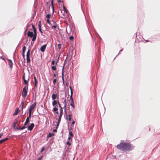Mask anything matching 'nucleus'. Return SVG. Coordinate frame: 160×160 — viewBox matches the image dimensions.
<instances>
[{
  "mask_svg": "<svg viewBox=\"0 0 160 160\" xmlns=\"http://www.w3.org/2000/svg\"><path fill=\"white\" fill-rule=\"evenodd\" d=\"M117 148L123 151H127L131 149V146L129 143H121L117 146Z\"/></svg>",
  "mask_w": 160,
  "mask_h": 160,
  "instance_id": "obj_1",
  "label": "nucleus"
},
{
  "mask_svg": "<svg viewBox=\"0 0 160 160\" xmlns=\"http://www.w3.org/2000/svg\"><path fill=\"white\" fill-rule=\"evenodd\" d=\"M63 9L61 10V12L62 13V17L63 18H64L65 17L67 13V10L65 8V7L64 5H63Z\"/></svg>",
  "mask_w": 160,
  "mask_h": 160,
  "instance_id": "obj_2",
  "label": "nucleus"
},
{
  "mask_svg": "<svg viewBox=\"0 0 160 160\" xmlns=\"http://www.w3.org/2000/svg\"><path fill=\"white\" fill-rule=\"evenodd\" d=\"M36 105V102H35L33 104L30 106L29 109V112H30V113H32V110L35 108Z\"/></svg>",
  "mask_w": 160,
  "mask_h": 160,
  "instance_id": "obj_3",
  "label": "nucleus"
},
{
  "mask_svg": "<svg viewBox=\"0 0 160 160\" xmlns=\"http://www.w3.org/2000/svg\"><path fill=\"white\" fill-rule=\"evenodd\" d=\"M27 92L28 91L26 89V87H25L23 89V91L22 94V96L23 97H25L27 95Z\"/></svg>",
  "mask_w": 160,
  "mask_h": 160,
  "instance_id": "obj_4",
  "label": "nucleus"
},
{
  "mask_svg": "<svg viewBox=\"0 0 160 160\" xmlns=\"http://www.w3.org/2000/svg\"><path fill=\"white\" fill-rule=\"evenodd\" d=\"M32 28H33V31H34V35L33 36V38H32V41H34L36 38V29H35V27L34 26V25H32Z\"/></svg>",
  "mask_w": 160,
  "mask_h": 160,
  "instance_id": "obj_5",
  "label": "nucleus"
},
{
  "mask_svg": "<svg viewBox=\"0 0 160 160\" xmlns=\"http://www.w3.org/2000/svg\"><path fill=\"white\" fill-rule=\"evenodd\" d=\"M34 34H33V33L32 32H31L30 31H29L28 33V37H30L31 38H32L33 37V36Z\"/></svg>",
  "mask_w": 160,
  "mask_h": 160,
  "instance_id": "obj_6",
  "label": "nucleus"
},
{
  "mask_svg": "<svg viewBox=\"0 0 160 160\" xmlns=\"http://www.w3.org/2000/svg\"><path fill=\"white\" fill-rule=\"evenodd\" d=\"M34 126V123H32L31 125L29 126L28 127V129L29 130H31L33 128Z\"/></svg>",
  "mask_w": 160,
  "mask_h": 160,
  "instance_id": "obj_7",
  "label": "nucleus"
},
{
  "mask_svg": "<svg viewBox=\"0 0 160 160\" xmlns=\"http://www.w3.org/2000/svg\"><path fill=\"white\" fill-rule=\"evenodd\" d=\"M46 47V45L45 44L42 45L41 48V51L42 52H43L45 51Z\"/></svg>",
  "mask_w": 160,
  "mask_h": 160,
  "instance_id": "obj_8",
  "label": "nucleus"
},
{
  "mask_svg": "<svg viewBox=\"0 0 160 160\" xmlns=\"http://www.w3.org/2000/svg\"><path fill=\"white\" fill-rule=\"evenodd\" d=\"M8 64L10 66V67L11 68H12V65H13L12 62V61H11V60L10 59H9L8 60Z\"/></svg>",
  "mask_w": 160,
  "mask_h": 160,
  "instance_id": "obj_9",
  "label": "nucleus"
},
{
  "mask_svg": "<svg viewBox=\"0 0 160 160\" xmlns=\"http://www.w3.org/2000/svg\"><path fill=\"white\" fill-rule=\"evenodd\" d=\"M57 96L56 94H53L52 96V100H55V99L57 98Z\"/></svg>",
  "mask_w": 160,
  "mask_h": 160,
  "instance_id": "obj_10",
  "label": "nucleus"
},
{
  "mask_svg": "<svg viewBox=\"0 0 160 160\" xmlns=\"http://www.w3.org/2000/svg\"><path fill=\"white\" fill-rule=\"evenodd\" d=\"M19 112V110L18 108H16L15 110V112L13 113V115H17L18 114Z\"/></svg>",
  "mask_w": 160,
  "mask_h": 160,
  "instance_id": "obj_11",
  "label": "nucleus"
},
{
  "mask_svg": "<svg viewBox=\"0 0 160 160\" xmlns=\"http://www.w3.org/2000/svg\"><path fill=\"white\" fill-rule=\"evenodd\" d=\"M63 115V110H60L59 116V118L61 119V117Z\"/></svg>",
  "mask_w": 160,
  "mask_h": 160,
  "instance_id": "obj_12",
  "label": "nucleus"
},
{
  "mask_svg": "<svg viewBox=\"0 0 160 160\" xmlns=\"http://www.w3.org/2000/svg\"><path fill=\"white\" fill-rule=\"evenodd\" d=\"M29 121V117H27L26 120V121L24 123V125H26Z\"/></svg>",
  "mask_w": 160,
  "mask_h": 160,
  "instance_id": "obj_13",
  "label": "nucleus"
},
{
  "mask_svg": "<svg viewBox=\"0 0 160 160\" xmlns=\"http://www.w3.org/2000/svg\"><path fill=\"white\" fill-rule=\"evenodd\" d=\"M34 85L35 86L37 87L38 83H37V79L35 76L34 77Z\"/></svg>",
  "mask_w": 160,
  "mask_h": 160,
  "instance_id": "obj_14",
  "label": "nucleus"
},
{
  "mask_svg": "<svg viewBox=\"0 0 160 160\" xmlns=\"http://www.w3.org/2000/svg\"><path fill=\"white\" fill-rule=\"evenodd\" d=\"M58 103V102L56 100H54L52 102V105L55 106Z\"/></svg>",
  "mask_w": 160,
  "mask_h": 160,
  "instance_id": "obj_15",
  "label": "nucleus"
},
{
  "mask_svg": "<svg viewBox=\"0 0 160 160\" xmlns=\"http://www.w3.org/2000/svg\"><path fill=\"white\" fill-rule=\"evenodd\" d=\"M54 135V134L53 133H50L47 135V138H50V137H52Z\"/></svg>",
  "mask_w": 160,
  "mask_h": 160,
  "instance_id": "obj_16",
  "label": "nucleus"
},
{
  "mask_svg": "<svg viewBox=\"0 0 160 160\" xmlns=\"http://www.w3.org/2000/svg\"><path fill=\"white\" fill-rule=\"evenodd\" d=\"M26 49V48L25 46H24L23 47V49H22L23 56V57L24 56V54L25 51Z\"/></svg>",
  "mask_w": 160,
  "mask_h": 160,
  "instance_id": "obj_17",
  "label": "nucleus"
},
{
  "mask_svg": "<svg viewBox=\"0 0 160 160\" xmlns=\"http://www.w3.org/2000/svg\"><path fill=\"white\" fill-rule=\"evenodd\" d=\"M58 108L56 107V106H55L54 108L52 109V111L53 112H56V111H58Z\"/></svg>",
  "mask_w": 160,
  "mask_h": 160,
  "instance_id": "obj_18",
  "label": "nucleus"
},
{
  "mask_svg": "<svg viewBox=\"0 0 160 160\" xmlns=\"http://www.w3.org/2000/svg\"><path fill=\"white\" fill-rule=\"evenodd\" d=\"M23 80H24V82L25 83V84H27V83H28V82H27V81L25 79V74H23Z\"/></svg>",
  "mask_w": 160,
  "mask_h": 160,
  "instance_id": "obj_19",
  "label": "nucleus"
},
{
  "mask_svg": "<svg viewBox=\"0 0 160 160\" xmlns=\"http://www.w3.org/2000/svg\"><path fill=\"white\" fill-rule=\"evenodd\" d=\"M70 105L73 108H74L75 105L74 104V102H71L70 103Z\"/></svg>",
  "mask_w": 160,
  "mask_h": 160,
  "instance_id": "obj_20",
  "label": "nucleus"
},
{
  "mask_svg": "<svg viewBox=\"0 0 160 160\" xmlns=\"http://www.w3.org/2000/svg\"><path fill=\"white\" fill-rule=\"evenodd\" d=\"M8 139V138H4V139L0 140V143H2V142L5 141L6 140Z\"/></svg>",
  "mask_w": 160,
  "mask_h": 160,
  "instance_id": "obj_21",
  "label": "nucleus"
},
{
  "mask_svg": "<svg viewBox=\"0 0 160 160\" xmlns=\"http://www.w3.org/2000/svg\"><path fill=\"white\" fill-rule=\"evenodd\" d=\"M62 79L63 83V84H64V74L63 72V71L62 72Z\"/></svg>",
  "mask_w": 160,
  "mask_h": 160,
  "instance_id": "obj_22",
  "label": "nucleus"
},
{
  "mask_svg": "<svg viewBox=\"0 0 160 160\" xmlns=\"http://www.w3.org/2000/svg\"><path fill=\"white\" fill-rule=\"evenodd\" d=\"M114 158L115 159L116 158V157L115 156H112V158H108L106 159V160H112V158Z\"/></svg>",
  "mask_w": 160,
  "mask_h": 160,
  "instance_id": "obj_23",
  "label": "nucleus"
},
{
  "mask_svg": "<svg viewBox=\"0 0 160 160\" xmlns=\"http://www.w3.org/2000/svg\"><path fill=\"white\" fill-rule=\"evenodd\" d=\"M27 60L28 62H29L30 61L29 56H27Z\"/></svg>",
  "mask_w": 160,
  "mask_h": 160,
  "instance_id": "obj_24",
  "label": "nucleus"
},
{
  "mask_svg": "<svg viewBox=\"0 0 160 160\" xmlns=\"http://www.w3.org/2000/svg\"><path fill=\"white\" fill-rule=\"evenodd\" d=\"M70 88L71 91V95H72V96L73 94V91L71 86H70Z\"/></svg>",
  "mask_w": 160,
  "mask_h": 160,
  "instance_id": "obj_25",
  "label": "nucleus"
},
{
  "mask_svg": "<svg viewBox=\"0 0 160 160\" xmlns=\"http://www.w3.org/2000/svg\"><path fill=\"white\" fill-rule=\"evenodd\" d=\"M61 120V119L60 118H58V123H57V127H58L59 124V123L60 122V121Z\"/></svg>",
  "mask_w": 160,
  "mask_h": 160,
  "instance_id": "obj_26",
  "label": "nucleus"
},
{
  "mask_svg": "<svg viewBox=\"0 0 160 160\" xmlns=\"http://www.w3.org/2000/svg\"><path fill=\"white\" fill-rule=\"evenodd\" d=\"M21 105H22L21 109L22 110L24 108V102H22L21 103Z\"/></svg>",
  "mask_w": 160,
  "mask_h": 160,
  "instance_id": "obj_27",
  "label": "nucleus"
},
{
  "mask_svg": "<svg viewBox=\"0 0 160 160\" xmlns=\"http://www.w3.org/2000/svg\"><path fill=\"white\" fill-rule=\"evenodd\" d=\"M68 116L69 117V118H68V120L69 121H71L72 120V118H71V114H69L68 115Z\"/></svg>",
  "mask_w": 160,
  "mask_h": 160,
  "instance_id": "obj_28",
  "label": "nucleus"
},
{
  "mask_svg": "<svg viewBox=\"0 0 160 160\" xmlns=\"http://www.w3.org/2000/svg\"><path fill=\"white\" fill-rule=\"evenodd\" d=\"M30 50H28L27 53V56H29Z\"/></svg>",
  "mask_w": 160,
  "mask_h": 160,
  "instance_id": "obj_29",
  "label": "nucleus"
},
{
  "mask_svg": "<svg viewBox=\"0 0 160 160\" xmlns=\"http://www.w3.org/2000/svg\"><path fill=\"white\" fill-rule=\"evenodd\" d=\"M71 142H70L69 141H67V142H66V144L67 145H69V146H70L71 145Z\"/></svg>",
  "mask_w": 160,
  "mask_h": 160,
  "instance_id": "obj_30",
  "label": "nucleus"
},
{
  "mask_svg": "<svg viewBox=\"0 0 160 160\" xmlns=\"http://www.w3.org/2000/svg\"><path fill=\"white\" fill-rule=\"evenodd\" d=\"M69 135L70 136V137H72L73 136V134L71 132H69Z\"/></svg>",
  "mask_w": 160,
  "mask_h": 160,
  "instance_id": "obj_31",
  "label": "nucleus"
},
{
  "mask_svg": "<svg viewBox=\"0 0 160 160\" xmlns=\"http://www.w3.org/2000/svg\"><path fill=\"white\" fill-rule=\"evenodd\" d=\"M52 69L53 70H55L56 69V68L55 66H52Z\"/></svg>",
  "mask_w": 160,
  "mask_h": 160,
  "instance_id": "obj_32",
  "label": "nucleus"
},
{
  "mask_svg": "<svg viewBox=\"0 0 160 160\" xmlns=\"http://www.w3.org/2000/svg\"><path fill=\"white\" fill-rule=\"evenodd\" d=\"M71 137H69L68 138V141H69L70 142H72V140L71 139Z\"/></svg>",
  "mask_w": 160,
  "mask_h": 160,
  "instance_id": "obj_33",
  "label": "nucleus"
},
{
  "mask_svg": "<svg viewBox=\"0 0 160 160\" xmlns=\"http://www.w3.org/2000/svg\"><path fill=\"white\" fill-rule=\"evenodd\" d=\"M58 105H59V107L60 108V110H63L61 106L60 103H59V102H58Z\"/></svg>",
  "mask_w": 160,
  "mask_h": 160,
  "instance_id": "obj_34",
  "label": "nucleus"
},
{
  "mask_svg": "<svg viewBox=\"0 0 160 160\" xmlns=\"http://www.w3.org/2000/svg\"><path fill=\"white\" fill-rule=\"evenodd\" d=\"M70 100H71V102H74L73 98H72V95H70Z\"/></svg>",
  "mask_w": 160,
  "mask_h": 160,
  "instance_id": "obj_35",
  "label": "nucleus"
},
{
  "mask_svg": "<svg viewBox=\"0 0 160 160\" xmlns=\"http://www.w3.org/2000/svg\"><path fill=\"white\" fill-rule=\"evenodd\" d=\"M41 22L40 21L39 22L38 26V28H41Z\"/></svg>",
  "mask_w": 160,
  "mask_h": 160,
  "instance_id": "obj_36",
  "label": "nucleus"
},
{
  "mask_svg": "<svg viewBox=\"0 0 160 160\" xmlns=\"http://www.w3.org/2000/svg\"><path fill=\"white\" fill-rule=\"evenodd\" d=\"M50 15L49 14H47L46 15V17L48 18H50Z\"/></svg>",
  "mask_w": 160,
  "mask_h": 160,
  "instance_id": "obj_37",
  "label": "nucleus"
},
{
  "mask_svg": "<svg viewBox=\"0 0 160 160\" xmlns=\"http://www.w3.org/2000/svg\"><path fill=\"white\" fill-rule=\"evenodd\" d=\"M57 82V80L56 79H54L53 81V82L54 84H55Z\"/></svg>",
  "mask_w": 160,
  "mask_h": 160,
  "instance_id": "obj_38",
  "label": "nucleus"
},
{
  "mask_svg": "<svg viewBox=\"0 0 160 160\" xmlns=\"http://www.w3.org/2000/svg\"><path fill=\"white\" fill-rule=\"evenodd\" d=\"M69 39H70L71 40H72L73 39V36H70V37H69Z\"/></svg>",
  "mask_w": 160,
  "mask_h": 160,
  "instance_id": "obj_39",
  "label": "nucleus"
},
{
  "mask_svg": "<svg viewBox=\"0 0 160 160\" xmlns=\"http://www.w3.org/2000/svg\"><path fill=\"white\" fill-rule=\"evenodd\" d=\"M55 63V61L54 60H52V64L54 65Z\"/></svg>",
  "mask_w": 160,
  "mask_h": 160,
  "instance_id": "obj_40",
  "label": "nucleus"
},
{
  "mask_svg": "<svg viewBox=\"0 0 160 160\" xmlns=\"http://www.w3.org/2000/svg\"><path fill=\"white\" fill-rule=\"evenodd\" d=\"M25 128V127L23 126L21 128H19V129L22 130V129H24Z\"/></svg>",
  "mask_w": 160,
  "mask_h": 160,
  "instance_id": "obj_41",
  "label": "nucleus"
},
{
  "mask_svg": "<svg viewBox=\"0 0 160 160\" xmlns=\"http://www.w3.org/2000/svg\"><path fill=\"white\" fill-rule=\"evenodd\" d=\"M39 28V31L41 32V33H42V31H41V28Z\"/></svg>",
  "mask_w": 160,
  "mask_h": 160,
  "instance_id": "obj_42",
  "label": "nucleus"
},
{
  "mask_svg": "<svg viewBox=\"0 0 160 160\" xmlns=\"http://www.w3.org/2000/svg\"><path fill=\"white\" fill-rule=\"evenodd\" d=\"M31 113H30V112H29V118H30L31 117Z\"/></svg>",
  "mask_w": 160,
  "mask_h": 160,
  "instance_id": "obj_43",
  "label": "nucleus"
},
{
  "mask_svg": "<svg viewBox=\"0 0 160 160\" xmlns=\"http://www.w3.org/2000/svg\"><path fill=\"white\" fill-rule=\"evenodd\" d=\"M57 27L56 26V25H54V26H52V28H56Z\"/></svg>",
  "mask_w": 160,
  "mask_h": 160,
  "instance_id": "obj_44",
  "label": "nucleus"
},
{
  "mask_svg": "<svg viewBox=\"0 0 160 160\" xmlns=\"http://www.w3.org/2000/svg\"><path fill=\"white\" fill-rule=\"evenodd\" d=\"M75 122L74 121H73L72 122V125H74L75 124Z\"/></svg>",
  "mask_w": 160,
  "mask_h": 160,
  "instance_id": "obj_45",
  "label": "nucleus"
},
{
  "mask_svg": "<svg viewBox=\"0 0 160 160\" xmlns=\"http://www.w3.org/2000/svg\"><path fill=\"white\" fill-rule=\"evenodd\" d=\"M44 147H43V148H42V150H41V152H42L44 150Z\"/></svg>",
  "mask_w": 160,
  "mask_h": 160,
  "instance_id": "obj_46",
  "label": "nucleus"
},
{
  "mask_svg": "<svg viewBox=\"0 0 160 160\" xmlns=\"http://www.w3.org/2000/svg\"><path fill=\"white\" fill-rule=\"evenodd\" d=\"M52 8L53 10V11L54 10V7H53V4H52Z\"/></svg>",
  "mask_w": 160,
  "mask_h": 160,
  "instance_id": "obj_47",
  "label": "nucleus"
},
{
  "mask_svg": "<svg viewBox=\"0 0 160 160\" xmlns=\"http://www.w3.org/2000/svg\"><path fill=\"white\" fill-rule=\"evenodd\" d=\"M47 22L48 23H50V22L49 21V20L48 19L47 20Z\"/></svg>",
  "mask_w": 160,
  "mask_h": 160,
  "instance_id": "obj_48",
  "label": "nucleus"
},
{
  "mask_svg": "<svg viewBox=\"0 0 160 160\" xmlns=\"http://www.w3.org/2000/svg\"><path fill=\"white\" fill-rule=\"evenodd\" d=\"M2 135H3L2 133H0V138H1V137H2Z\"/></svg>",
  "mask_w": 160,
  "mask_h": 160,
  "instance_id": "obj_49",
  "label": "nucleus"
},
{
  "mask_svg": "<svg viewBox=\"0 0 160 160\" xmlns=\"http://www.w3.org/2000/svg\"><path fill=\"white\" fill-rule=\"evenodd\" d=\"M53 75L54 77H56L57 76L55 74H54Z\"/></svg>",
  "mask_w": 160,
  "mask_h": 160,
  "instance_id": "obj_50",
  "label": "nucleus"
},
{
  "mask_svg": "<svg viewBox=\"0 0 160 160\" xmlns=\"http://www.w3.org/2000/svg\"><path fill=\"white\" fill-rule=\"evenodd\" d=\"M16 122H15L14 123V127H15V126H16Z\"/></svg>",
  "mask_w": 160,
  "mask_h": 160,
  "instance_id": "obj_51",
  "label": "nucleus"
},
{
  "mask_svg": "<svg viewBox=\"0 0 160 160\" xmlns=\"http://www.w3.org/2000/svg\"><path fill=\"white\" fill-rule=\"evenodd\" d=\"M58 2H61V0H57Z\"/></svg>",
  "mask_w": 160,
  "mask_h": 160,
  "instance_id": "obj_52",
  "label": "nucleus"
},
{
  "mask_svg": "<svg viewBox=\"0 0 160 160\" xmlns=\"http://www.w3.org/2000/svg\"><path fill=\"white\" fill-rule=\"evenodd\" d=\"M55 112H56V114H58V111H56Z\"/></svg>",
  "mask_w": 160,
  "mask_h": 160,
  "instance_id": "obj_53",
  "label": "nucleus"
},
{
  "mask_svg": "<svg viewBox=\"0 0 160 160\" xmlns=\"http://www.w3.org/2000/svg\"><path fill=\"white\" fill-rule=\"evenodd\" d=\"M1 58H2V59H3V60H4V58H2L1 57Z\"/></svg>",
  "mask_w": 160,
  "mask_h": 160,
  "instance_id": "obj_54",
  "label": "nucleus"
},
{
  "mask_svg": "<svg viewBox=\"0 0 160 160\" xmlns=\"http://www.w3.org/2000/svg\"><path fill=\"white\" fill-rule=\"evenodd\" d=\"M64 102H65V103H66V100H64Z\"/></svg>",
  "mask_w": 160,
  "mask_h": 160,
  "instance_id": "obj_55",
  "label": "nucleus"
},
{
  "mask_svg": "<svg viewBox=\"0 0 160 160\" xmlns=\"http://www.w3.org/2000/svg\"><path fill=\"white\" fill-rule=\"evenodd\" d=\"M53 131H54V132H56V130H53Z\"/></svg>",
  "mask_w": 160,
  "mask_h": 160,
  "instance_id": "obj_56",
  "label": "nucleus"
},
{
  "mask_svg": "<svg viewBox=\"0 0 160 160\" xmlns=\"http://www.w3.org/2000/svg\"><path fill=\"white\" fill-rule=\"evenodd\" d=\"M60 44H58V46L59 47H60Z\"/></svg>",
  "mask_w": 160,
  "mask_h": 160,
  "instance_id": "obj_57",
  "label": "nucleus"
},
{
  "mask_svg": "<svg viewBox=\"0 0 160 160\" xmlns=\"http://www.w3.org/2000/svg\"><path fill=\"white\" fill-rule=\"evenodd\" d=\"M66 85L68 86V84L67 83H66Z\"/></svg>",
  "mask_w": 160,
  "mask_h": 160,
  "instance_id": "obj_58",
  "label": "nucleus"
}]
</instances>
